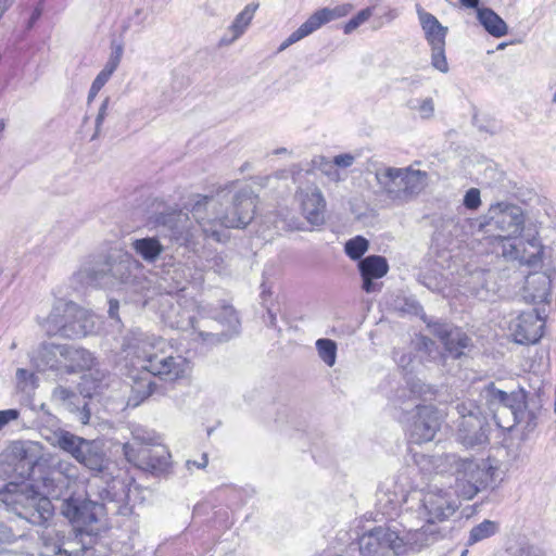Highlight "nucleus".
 Returning a JSON list of instances; mask_svg holds the SVG:
<instances>
[{
	"label": "nucleus",
	"instance_id": "obj_1",
	"mask_svg": "<svg viewBox=\"0 0 556 556\" xmlns=\"http://www.w3.org/2000/svg\"><path fill=\"white\" fill-rule=\"evenodd\" d=\"M257 197L250 187L226 186L215 195H197L191 205L192 218L182 211L162 214L157 223L169 230L173 241L195 250L200 237L223 242L226 228H245L254 218Z\"/></svg>",
	"mask_w": 556,
	"mask_h": 556
},
{
	"label": "nucleus",
	"instance_id": "obj_2",
	"mask_svg": "<svg viewBox=\"0 0 556 556\" xmlns=\"http://www.w3.org/2000/svg\"><path fill=\"white\" fill-rule=\"evenodd\" d=\"M172 345L161 337L131 330L123 342L126 357L134 359V365L162 381L174 383L189 377L190 362L170 351Z\"/></svg>",
	"mask_w": 556,
	"mask_h": 556
},
{
	"label": "nucleus",
	"instance_id": "obj_3",
	"mask_svg": "<svg viewBox=\"0 0 556 556\" xmlns=\"http://www.w3.org/2000/svg\"><path fill=\"white\" fill-rule=\"evenodd\" d=\"M406 503L412 505L406 509L405 518L412 519L417 514L416 518L425 521L420 528L409 526L407 530V541L419 547L437 541L439 531L434 523L447 520L458 508L453 494L439 489L413 491L407 494Z\"/></svg>",
	"mask_w": 556,
	"mask_h": 556
},
{
	"label": "nucleus",
	"instance_id": "obj_4",
	"mask_svg": "<svg viewBox=\"0 0 556 556\" xmlns=\"http://www.w3.org/2000/svg\"><path fill=\"white\" fill-rule=\"evenodd\" d=\"M380 193L391 202L402 205L417 198L428 186L429 175L425 170L407 167H382L375 173Z\"/></svg>",
	"mask_w": 556,
	"mask_h": 556
},
{
	"label": "nucleus",
	"instance_id": "obj_5",
	"mask_svg": "<svg viewBox=\"0 0 556 556\" xmlns=\"http://www.w3.org/2000/svg\"><path fill=\"white\" fill-rule=\"evenodd\" d=\"M437 462L450 466L456 484L466 498H472L478 492L486 489L498 476V467L489 458L477 460L447 454L439 457Z\"/></svg>",
	"mask_w": 556,
	"mask_h": 556
},
{
	"label": "nucleus",
	"instance_id": "obj_6",
	"mask_svg": "<svg viewBox=\"0 0 556 556\" xmlns=\"http://www.w3.org/2000/svg\"><path fill=\"white\" fill-rule=\"evenodd\" d=\"M458 415L456 439L466 447L483 445L488 442L486 420L481 409L472 401L458 402L455 405Z\"/></svg>",
	"mask_w": 556,
	"mask_h": 556
},
{
	"label": "nucleus",
	"instance_id": "obj_7",
	"mask_svg": "<svg viewBox=\"0 0 556 556\" xmlns=\"http://www.w3.org/2000/svg\"><path fill=\"white\" fill-rule=\"evenodd\" d=\"M90 495L99 498L106 511L116 515L127 516L131 514L129 505V484L117 477L108 478L104 472L96 476L89 483Z\"/></svg>",
	"mask_w": 556,
	"mask_h": 556
},
{
	"label": "nucleus",
	"instance_id": "obj_8",
	"mask_svg": "<svg viewBox=\"0 0 556 556\" xmlns=\"http://www.w3.org/2000/svg\"><path fill=\"white\" fill-rule=\"evenodd\" d=\"M131 433L132 442L123 445L124 455L129 463L143 470H155L167 464L164 448H161L160 454L157 450L149 447L154 442L150 432L138 427Z\"/></svg>",
	"mask_w": 556,
	"mask_h": 556
},
{
	"label": "nucleus",
	"instance_id": "obj_9",
	"mask_svg": "<svg viewBox=\"0 0 556 556\" xmlns=\"http://www.w3.org/2000/svg\"><path fill=\"white\" fill-rule=\"evenodd\" d=\"M483 396L490 403L491 409L494 412V418L500 427H505L501 424V415L510 413L513 424H519L523 419L527 409V393L523 389L519 388L510 393H506L494 387L493 383L483 390Z\"/></svg>",
	"mask_w": 556,
	"mask_h": 556
},
{
	"label": "nucleus",
	"instance_id": "obj_10",
	"mask_svg": "<svg viewBox=\"0 0 556 556\" xmlns=\"http://www.w3.org/2000/svg\"><path fill=\"white\" fill-rule=\"evenodd\" d=\"M219 324L225 326L227 330L222 333H213L206 330L201 329L200 319L193 315H190L187 312H184L181 316L176 320H170L172 327H177L185 329L187 327H191L194 331L198 332L199 337L208 343H218L223 341L229 340L233 334L238 333L239 330V318L237 313L232 306H224L220 314L214 317Z\"/></svg>",
	"mask_w": 556,
	"mask_h": 556
},
{
	"label": "nucleus",
	"instance_id": "obj_11",
	"mask_svg": "<svg viewBox=\"0 0 556 556\" xmlns=\"http://www.w3.org/2000/svg\"><path fill=\"white\" fill-rule=\"evenodd\" d=\"M104 505L93 500L68 498L62 504L63 515L80 531L92 532L105 513Z\"/></svg>",
	"mask_w": 556,
	"mask_h": 556
},
{
	"label": "nucleus",
	"instance_id": "obj_12",
	"mask_svg": "<svg viewBox=\"0 0 556 556\" xmlns=\"http://www.w3.org/2000/svg\"><path fill=\"white\" fill-rule=\"evenodd\" d=\"M90 264L79 271V277L88 285L99 286L109 274L123 283L129 282L130 268L135 261L130 256L125 255L119 261L111 262L105 260Z\"/></svg>",
	"mask_w": 556,
	"mask_h": 556
},
{
	"label": "nucleus",
	"instance_id": "obj_13",
	"mask_svg": "<svg viewBox=\"0 0 556 556\" xmlns=\"http://www.w3.org/2000/svg\"><path fill=\"white\" fill-rule=\"evenodd\" d=\"M352 10L353 5L351 3H344L334 8H323L317 10L303 24H301L298 29L289 35V37L281 43L279 51H282L289 46L307 37L325 24L346 16Z\"/></svg>",
	"mask_w": 556,
	"mask_h": 556
},
{
	"label": "nucleus",
	"instance_id": "obj_14",
	"mask_svg": "<svg viewBox=\"0 0 556 556\" xmlns=\"http://www.w3.org/2000/svg\"><path fill=\"white\" fill-rule=\"evenodd\" d=\"M376 496V507L378 513L389 519H394L403 514L405 527L410 526V519H406L405 514L406 509L412 504L406 503L407 495H404V491L395 482H383L379 486Z\"/></svg>",
	"mask_w": 556,
	"mask_h": 556
},
{
	"label": "nucleus",
	"instance_id": "obj_15",
	"mask_svg": "<svg viewBox=\"0 0 556 556\" xmlns=\"http://www.w3.org/2000/svg\"><path fill=\"white\" fill-rule=\"evenodd\" d=\"M489 217L501 232L498 237H518L523 229V213L517 205L504 202L493 204L489 208Z\"/></svg>",
	"mask_w": 556,
	"mask_h": 556
},
{
	"label": "nucleus",
	"instance_id": "obj_16",
	"mask_svg": "<svg viewBox=\"0 0 556 556\" xmlns=\"http://www.w3.org/2000/svg\"><path fill=\"white\" fill-rule=\"evenodd\" d=\"M295 201L308 224L312 226H321L325 224L326 200L318 186L312 184L298 188Z\"/></svg>",
	"mask_w": 556,
	"mask_h": 556
},
{
	"label": "nucleus",
	"instance_id": "obj_17",
	"mask_svg": "<svg viewBox=\"0 0 556 556\" xmlns=\"http://www.w3.org/2000/svg\"><path fill=\"white\" fill-rule=\"evenodd\" d=\"M416 414L410 426V439L420 444L433 440L440 429V416L432 405H416Z\"/></svg>",
	"mask_w": 556,
	"mask_h": 556
},
{
	"label": "nucleus",
	"instance_id": "obj_18",
	"mask_svg": "<svg viewBox=\"0 0 556 556\" xmlns=\"http://www.w3.org/2000/svg\"><path fill=\"white\" fill-rule=\"evenodd\" d=\"M71 301L58 299L46 317H38V324L49 336L60 334L67 338V334L75 333L74 328L68 327L72 324L70 317Z\"/></svg>",
	"mask_w": 556,
	"mask_h": 556
},
{
	"label": "nucleus",
	"instance_id": "obj_19",
	"mask_svg": "<svg viewBox=\"0 0 556 556\" xmlns=\"http://www.w3.org/2000/svg\"><path fill=\"white\" fill-rule=\"evenodd\" d=\"M71 301L58 299L46 317H38V324L49 336L60 334L67 338V334L75 333L74 328L68 327L72 324L70 317Z\"/></svg>",
	"mask_w": 556,
	"mask_h": 556
},
{
	"label": "nucleus",
	"instance_id": "obj_20",
	"mask_svg": "<svg viewBox=\"0 0 556 556\" xmlns=\"http://www.w3.org/2000/svg\"><path fill=\"white\" fill-rule=\"evenodd\" d=\"M428 327L443 343L446 356L458 358L469 346L470 339L459 328L438 321L429 324Z\"/></svg>",
	"mask_w": 556,
	"mask_h": 556
},
{
	"label": "nucleus",
	"instance_id": "obj_21",
	"mask_svg": "<svg viewBox=\"0 0 556 556\" xmlns=\"http://www.w3.org/2000/svg\"><path fill=\"white\" fill-rule=\"evenodd\" d=\"M544 323L533 311L521 313L510 326L515 341L519 344L536 343L543 336Z\"/></svg>",
	"mask_w": 556,
	"mask_h": 556
},
{
	"label": "nucleus",
	"instance_id": "obj_22",
	"mask_svg": "<svg viewBox=\"0 0 556 556\" xmlns=\"http://www.w3.org/2000/svg\"><path fill=\"white\" fill-rule=\"evenodd\" d=\"M514 237H498L502 245V254L506 258L518 260L527 265H535L541 262L543 254V247L535 236L527 240L530 250L523 248L521 250V242L514 243L511 239Z\"/></svg>",
	"mask_w": 556,
	"mask_h": 556
},
{
	"label": "nucleus",
	"instance_id": "obj_23",
	"mask_svg": "<svg viewBox=\"0 0 556 556\" xmlns=\"http://www.w3.org/2000/svg\"><path fill=\"white\" fill-rule=\"evenodd\" d=\"M358 269L362 276V289L366 293H375L381 290L382 283L375 280L384 277L389 271V264L386 257L369 255L358 262Z\"/></svg>",
	"mask_w": 556,
	"mask_h": 556
},
{
	"label": "nucleus",
	"instance_id": "obj_24",
	"mask_svg": "<svg viewBox=\"0 0 556 556\" xmlns=\"http://www.w3.org/2000/svg\"><path fill=\"white\" fill-rule=\"evenodd\" d=\"M408 389H402L397 392L394 399V405L404 412H408L409 407L419 405L417 400L431 401L434 399L437 390L425 383L418 378L407 381Z\"/></svg>",
	"mask_w": 556,
	"mask_h": 556
},
{
	"label": "nucleus",
	"instance_id": "obj_25",
	"mask_svg": "<svg viewBox=\"0 0 556 556\" xmlns=\"http://www.w3.org/2000/svg\"><path fill=\"white\" fill-rule=\"evenodd\" d=\"M397 535L394 531L383 527H376L359 538L358 556H377L384 547H389Z\"/></svg>",
	"mask_w": 556,
	"mask_h": 556
},
{
	"label": "nucleus",
	"instance_id": "obj_26",
	"mask_svg": "<svg viewBox=\"0 0 556 556\" xmlns=\"http://www.w3.org/2000/svg\"><path fill=\"white\" fill-rule=\"evenodd\" d=\"M75 460L90 471L98 473H103L109 466V458L104 452L103 444L98 440L85 439L81 452H79V456Z\"/></svg>",
	"mask_w": 556,
	"mask_h": 556
},
{
	"label": "nucleus",
	"instance_id": "obj_27",
	"mask_svg": "<svg viewBox=\"0 0 556 556\" xmlns=\"http://www.w3.org/2000/svg\"><path fill=\"white\" fill-rule=\"evenodd\" d=\"M63 351L64 344H43L33 356V363L39 371H63Z\"/></svg>",
	"mask_w": 556,
	"mask_h": 556
},
{
	"label": "nucleus",
	"instance_id": "obj_28",
	"mask_svg": "<svg viewBox=\"0 0 556 556\" xmlns=\"http://www.w3.org/2000/svg\"><path fill=\"white\" fill-rule=\"evenodd\" d=\"M417 14L429 46L445 45L447 27L443 26L433 14L426 12L420 7H417Z\"/></svg>",
	"mask_w": 556,
	"mask_h": 556
},
{
	"label": "nucleus",
	"instance_id": "obj_29",
	"mask_svg": "<svg viewBox=\"0 0 556 556\" xmlns=\"http://www.w3.org/2000/svg\"><path fill=\"white\" fill-rule=\"evenodd\" d=\"M48 443L71 455L74 459L79 456L85 438L64 429H58L46 435Z\"/></svg>",
	"mask_w": 556,
	"mask_h": 556
},
{
	"label": "nucleus",
	"instance_id": "obj_30",
	"mask_svg": "<svg viewBox=\"0 0 556 556\" xmlns=\"http://www.w3.org/2000/svg\"><path fill=\"white\" fill-rule=\"evenodd\" d=\"M70 317L72 324L68 327L74 328L75 333L67 334V338H81L92 333L96 329V316L88 309L78 306L72 302L70 306Z\"/></svg>",
	"mask_w": 556,
	"mask_h": 556
},
{
	"label": "nucleus",
	"instance_id": "obj_31",
	"mask_svg": "<svg viewBox=\"0 0 556 556\" xmlns=\"http://www.w3.org/2000/svg\"><path fill=\"white\" fill-rule=\"evenodd\" d=\"M63 371L74 372L77 370L90 369L93 365L92 354L83 348L64 344Z\"/></svg>",
	"mask_w": 556,
	"mask_h": 556
},
{
	"label": "nucleus",
	"instance_id": "obj_32",
	"mask_svg": "<svg viewBox=\"0 0 556 556\" xmlns=\"http://www.w3.org/2000/svg\"><path fill=\"white\" fill-rule=\"evenodd\" d=\"M475 9L477 11V18L479 23L488 34L495 38H501L508 34V25L492 9L479 7V4Z\"/></svg>",
	"mask_w": 556,
	"mask_h": 556
},
{
	"label": "nucleus",
	"instance_id": "obj_33",
	"mask_svg": "<svg viewBox=\"0 0 556 556\" xmlns=\"http://www.w3.org/2000/svg\"><path fill=\"white\" fill-rule=\"evenodd\" d=\"M18 515L25 518L28 522L35 526H43L46 530H50L48 522L53 516V508L51 502L46 498H39L30 508H25Z\"/></svg>",
	"mask_w": 556,
	"mask_h": 556
},
{
	"label": "nucleus",
	"instance_id": "obj_34",
	"mask_svg": "<svg viewBox=\"0 0 556 556\" xmlns=\"http://www.w3.org/2000/svg\"><path fill=\"white\" fill-rule=\"evenodd\" d=\"M130 378L132 382L130 384V395L127 404L136 407L153 394L157 384L148 376H131Z\"/></svg>",
	"mask_w": 556,
	"mask_h": 556
},
{
	"label": "nucleus",
	"instance_id": "obj_35",
	"mask_svg": "<svg viewBox=\"0 0 556 556\" xmlns=\"http://www.w3.org/2000/svg\"><path fill=\"white\" fill-rule=\"evenodd\" d=\"M130 247L147 263H154L164 252V245L155 237L135 239Z\"/></svg>",
	"mask_w": 556,
	"mask_h": 556
},
{
	"label": "nucleus",
	"instance_id": "obj_36",
	"mask_svg": "<svg viewBox=\"0 0 556 556\" xmlns=\"http://www.w3.org/2000/svg\"><path fill=\"white\" fill-rule=\"evenodd\" d=\"M258 9V3H250L248 4L233 20L228 30L231 33V37L229 39L223 38L222 42L226 45H230L235 42L239 37L243 35L248 26L250 25L256 10Z\"/></svg>",
	"mask_w": 556,
	"mask_h": 556
},
{
	"label": "nucleus",
	"instance_id": "obj_37",
	"mask_svg": "<svg viewBox=\"0 0 556 556\" xmlns=\"http://www.w3.org/2000/svg\"><path fill=\"white\" fill-rule=\"evenodd\" d=\"M40 539L42 541L40 556H79L77 552L63 548L54 529L43 531Z\"/></svg>",
	"mask_w": 556,
	"mask_h": 556
},
{
	"label": "nucleus",
	"instance_id": "obj_38",
	"mask_svg": "<svg viewBox=\"0 0 556 556\" xmlns=\"http://www.w3.org/2000/svg\"><path fill=\"white\" fill-rule=\"evenodd\" d=\"M498 531V523L492 520H483L475 526L469 533L468 545H473L480 541L493 536Z\"/></svg>",
	"mask_w": 556,
	"mask_h": 556
},
{
	"label": "nucleus",
	"instance_id": "obj_39",
	"mask_svg": "<svg viewBox=\"0 0 556 556\" xmlns=\"http://www.w3.org/2000/svg\"><path fill=\"white\" fill-rule=\"evenodd\" d=\"M52 401L62 406L63 408L74 412L77 408L76 401L78 400V396L75 392L72 390L64 388L62 386L56 387L52 391Z\"/></svg>",
	"mask_w": 556,
	"mask_h": 556
},
{
	"label": "nucleus",
	"instance_id": "obj_40",
	"mask_svg": "<svg viewBox=\"0 0 556 556\" xmlns=\"http://www.w3.org/2000/svg\"><path fill=\"white\" fill-rule=\"evenodd\" d=\"M316 349L319 358L329 367L336 364L337 359V344L330 339H318L316 341Z\"/></svg>",
	"mask_w": 556,
	"mask_h": 556
},
{
	"label": "nucleus",
	"instance_id": "obj_41",
	"mask_svg": "<svg viewBox=\"0 0 556 556\" xmlns=\"http://www.w3.org/2000/svg\"><path fill=\"white\" fill-rule=\"evenodd\" d=\"M368 248V240L362 236H356L345 242L344 252L350 258L354 261H361L362 256L367 252Z\"/></svg>",
	"mask_w": 556,
	"mask_h": 556
},
{
	"label": "nucleus",
	"instance_id": "obj_42",
	"mask_svg": "<svg viewBox=\"0 0 556 556\" xmlns=\"http://www.w3.org/2000/svg\"><path fill=\"white\" fill-rule=\"evenodd\" d=\"M314 164L330 181L340 182L345 178V176L338 169L337 165L325 156L316 157L314 160Z\"/></svg>",
	"mask_w": 556,
	"mask_h": 556
},
{
	"label": "nucleus",
	"instance_id": "obj_43",
	"mask_svg": "<svg viewBox=\"0 0 556 556\" xmlns=\"http://www.w3.org/2000/svg\"><path fill=\"white\" fill-rule=\"evenodd\" d=\"M407 105L424 119L431 118L434 114V102L432 98L413 99L408 101Z\"/></svg>",
	"mask_w": 556,
	"mask_h": 556
},
{
	"label": "nucleus",
	"instance_id": "obj_44",
	"mask_svg": "<svg viewBox=\"0 0 556 556\" xmlns=\"http://www.w3.org/2000/svg\"><path fill=\"white\" fill-rule=\"evenodd\" d=\"M124 53V47L119 42H112L110 56L101 70L102 73L109 75L110 77L119 66Z\"/></svg>",
	"mask_w": 556,
	"mask_h": 556
},
{
	"label": "nucleus",
	"instance_id": "obj_45",
	"mask_svg": "<svg viewBox=\"0 0 556 556\" xmlns=\"http://www.w3.org/2000/svg\"><path fill=\"white\" fill-rule=\"evenodd\" d=\"M431 66L443 74L450 71L445 55V45L431 47Z\"/></svg>",
	"mask_w": 556,
	"mask_h": 556
},
{
	"label": "nucleus",
	"instance_id": "obj_46",
	"mask_svg": "<svg viewBox=\"0 0 556 556\" xmlns=\"http://www.w3.org/2000/svg\"><path fill=\"white\" fill-rule=\"evenodd\" d=\"M372 15V8H366L359 11L353 18H351L344 25V34H351L355 29H357L361 25L367 22Z\"/></svg>",
	"mask_w": 556,
	"mask_h": 556
},
{
	"label": "nucleus",
	"instance_id": "obj_47",
	"mask_svg": "<svg viewBox=\"0 0 556 556\" xmlns=\"http://www.w3.org/2000/svg\"><path fill=\"white\" fill-rule=\"evenodd\" d=\"M109 104H110V98L106 97L103 102L101 103L100 108H99V111H98V114L96 116V130H94V134L92 136V139H96L99 134L101 132V128H102V125L104 123V119L108 115V110H109Z\"/></svg>",
	"mask_w": 556,
	"mask_h": 556
},
{
	"label": "nucleus",
	"instance_id": "obj_48",
	"mask_svg": "<svg viewBox=\"0 0 556 556\" xmlns=\"http://www.w3.org/2000/svg\"><path fill=\"white\" fill-rule=\"evenodd\" d=\"M480 204V190L477 188H470L464 197V205L468 210H477Z\"/></svg>",
	"mask_w": 556,
	"mask_h": 556
},
{
	"label": "nucleus",
	"instance_id": "obj_49",
	"mask_svg": "<svg viewBox=\"0 0 556 556\" xmlns=\"http://www.w3.org/2000/svg\"><path fill=\"white\" fill-rule=\"evenodd\" d=\"M54 470L55 472L65 476V478L68 480L76 479L77 476L76 467L66 460L58 462V464L54 466Z\"/></svg>",
	"mask_w": 556,
	"mask_h": 556
},
{
	"label": "nucleus",
	"instance_id": "obj_50",
	"mask_svg": "<svg viewBox=\"0 0 556 556\" xmlns=\"http://www.w3.org/2000/svg\"><path fill=\"white\" fill-rule=\"evenodd\" d=\"M18 417L20 412L15 408L0 410V430L11 421L16 420Z\"/></svg>",
	"mask_w": 556,
	"mask_h": 556
},
{
	"label": "nucleus",
	"instance_id": "obj_51",
	"mask_svg": "<svg viewBox=\"0 0 556 556\" xmlns=\"http://www.w3.org/2000/svg\"><path fill=\"white\" fill-rule=\"evenodd\" d=\"M332 162L334 163V165H337L338 168H348L354 164L355 156L351 153H343L336 155Z\"/></svg>",
	"mask_w": 556,
	"mask_h": 556
},
{
	"label": "nucleus",
	"instance_id": "obj_52",
	"mask_svg": "<svg viewBox=\"0 0 556 556\" xmlns=\"http://www.w3.org/2000/svg\"><path fill=\"white\" fill-rule=\"evenodd\" d=\"M16 539L15 533L13 530L7 526L1 523L0 525V544H10L13 543Z\"/></svg>",
	"mask_w": 556,
	"mask_h": 556
},
{
	"label": "nucleus",
	"instance_id": "obj_53",
	"mask_svg": "<svg viewBox=\"0 0 556 556\" xmlns=\"http://www.w3.org/2000/svg\"><path fill=\"white\" fill-rule=\"evenodd\" d=\"M300 222L296 217L292 216L289 220L281 219L276 222V227L283 230H299Z\"/></svg>",
	"mask_w": 556,
	"mask_h": 556
},
{
	"label": "nucleus",
	"instance_id": "obj_54",
	"mask_svg": "<svg viewBox=\"0 0 556 556\" xmlns=\"http://www.w3.org/2000/svg\"><path fill=\"white\" fill-rule=\"evenodd\" d=\"M401 81L409 90H415L421 85V79L419 76L404 77L401 79Z\"/></svg>",
	"mask_w": 556,
	"mask_h": 556
},
{
	"label": "nucleus",
	"instance_id": "obj_55",
	"mask_svg": "<svg viewBox=\"0 0 556 556\" xmlns=\"http://www.w3.org/2000/svg\"><path fill=\"white\" fill-rule=\"evenodd\" d=\"M208 464V457H207V454L204 453L202 454L201 456V460L200 462H197V460H187L186 463V466L187 468L190 470L191 469V466H194L197 467L198 469H204Z\"/></svg>",
	"mask_w": 556,
	"mask_h": 556
},
{
	"label": "nucleus",
	"instance_id": "obj_56",
	"mask_svg": "<svg viewBox=\"0 0 556 556\" xmlns=\"http://www.w3.org/2000/svg\"><path fill=\"white\" fill-rule=\"evenodd\" d=\"M110 78L111 77L109 75H106L100 71L99 74L93 79L91 85H93L94 87H97L101 90L103 88V86L109 81Z\"/></svg>",
	"mask_w": 556,
	"mask_h": 556
},
{
	"label": "nucleus",
	"instance_id": "obj_57",
	"mask_svg": "<svg viewBox=\"0 0 556 556\" xmlns=\"http://www.w3.org/2000/svg\"><path fill=\"white\" fill-rule=\"evenodd\" d=\"M118 308H119L118 301L111 299L109 301V315L111 318L119 320L118 313H117Z\"/></svg>",
	"mask_w": 556,
	"mask_h": 556
},
{
	"label": "nucleus",
	"instance_id": "obj_58",
	"mask_svg": "<svg viewBox=\"0 0 556 556\" xmlns=\"http://www.w3.org/2000/svg\"><path fill=\"white\" fill-rule=\"evenodd\" d=\"M42 14V9L40 7H37L35 8V10L33 11L30 17H29V21L27 23V28L30 29L35 23L40 18Z\"/></svg>",
	"mask_w": 556,
	"mask_h": 556
},
{
	"label": "nucleus",
	"instance_id": "obj_59",
	"mask_svg": "<svg viewBox=\"0 0 556 556\" xmlns=\"http://www.w3.org/2000/svg\"><path fill=\"white\" fill-rule=\"evenodd\" d=\"M33 376L34 375L30 371H28L27 369L18 368L16 370V378L21 382L26 381V380L33 378Z\"/></svg>",
	"mask_w": 556,
	"mask_h": 556
},
{
	"label": "nucleus",
	"instance_id": "obj_60",
	"mask_svg": "<svg viewBox=\"0 0 556 556\" xmlns=\"http://www.w3.org/2000/svg\"><path fill=\"white\" fill-rule=\"evenodd\" d=\"M15 0H0V20L3 14L12 7Z\"/></svg>",
	"mask_w": 556,
	"mask_h": 556
},
{
	"label": "nucleus",
	"instance_id": "obj_61",
	"mask_svg": "<svg viewBox=\"0 0 556 556\" xmlns=\"http://www.w3.org/2000/svg\"><path fill=\"white\" fill-rule=\"evenodd\" d=\"M99 91H100L99 88L94 87L93 85L90 86V89H89V92H88V97H87L88 103H90L91 101L94 100V98L97 97Z\"/></svg>",
	"mask_w": 556,
	"mask_h": 556
},
{
	"label": "nucleus",
	"instance_id": "obj_62",
	"mask_svg": "<svg viewBox=\"0 0 556 556\" xmlns=\"http://www.w3.org/2000/svg\"><path fill=\"white\" fill-rule=\"evenodd\" d=\"M89 418H90V413L88 409H86V406H84V409L80 412L79 420L83 424H87L89 421Z\"/></svg>",
	"mask_w": 556,
	"mask_h": 556
},
{
	"label": "nucleus",
	"instance_id": "obj_63",
	"mask_svg": "<svg viewBox=\"0 0 556 556\" xmlns=\"http://www.w3.org/2000/svg\"><path fill=\"white\" fill-rule=\"evenodd\" d=\"M460 3L466 8H477L479 0H459Z\"/></svg>",
	"mask_w": 556,
	"mask_h": 556
},
{
	"label": "nucleus",
	"instance_id": "obj_64",
	"mask_svg": "<svg viewBox=\"0 0 556 556\" xmlns=\"http://www.w3.org/2000/svg\"><path fill=\"white\" fill-rule=\"evenodd\" d=\"M83 552H84V556H103V555H98L96 549H93V548H84Z\"/></svg>",
	"mask_w": 556,
	"mask_h": 556
}]
</instances>
